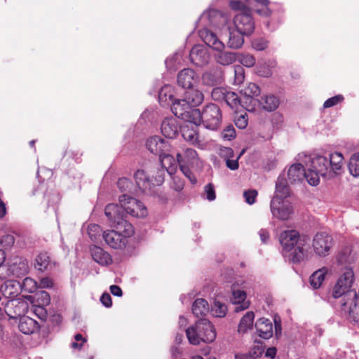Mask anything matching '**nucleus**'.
<instances>
[{
	"mask_svg": "<svg viewBox=\"0 0 359 359\" xmlns=\"http://www.w3.org/2000/svg\"><path fill=\"white\" fill-rule=\"evenodd\" d=\"M205 192L206 194V198L208 201H213L216 198L214 186L212 184L209 183L205 187Z\"/></svg>",
	"mask_w": 359,
	"mask_h": 359,
	"instance_id": "57",
	"label": "nucleus"
},
{
	"mask_svg": "<svg viewBox=\"0 0 359 359\" xmlns=\"http://www.w3.org/2000/svg\"><path fill=\"white\" fill-rule=\"evenodd\" d=\"M195 72L189 68L181 70L177 75V83L184 88H190L198 81Z\"/></svg>",
	"mask_w": 359,
	"mask_h": 359,
	"instance_id": "15",
	"label": "nucleus"
},
{
	"mask_svg": "<svg viewBox=\"0 0 359 359\" xmlns=\"http://www.w3.org/2000/svg\"><path fill=\"white\" fill-rule=\"evenodd\" d=\"M288 180L291 183L301 182L305 177V169L302 164L294 163L292 165L287 172Z\"/></svg>",
	"mask_w": 359,
	"mask_h": 359,
	"instance_id": "25",
	"label": "nucleus"
},
{
	"mask_svg": "<svg viewBox=\"0 0 359 359\" xmlns=\"http://www.w3.org/2000/svg\"><path fill=\"white\" fill-rule=\"evenodd\" d=\"M15 243V237L11 234L3 236L0 240V244L5 250H10Z\"/></svg>",
	"mask_w": 359,
	"mask_h": 359,
	"instance_id": "49",
	"label": "nucleus"
},
{
	"mask_svg": "<svg viewBox=\"0 0 359 359\" xmlns=\"http://www.w3.org/2000/svg\"><path fill=\"white\" fill-rule=\"evenodd\" d=\"M186 116L182 117V120L189 123V125H194L197 127L202 123V111L195 107H191L189 111L185 114Z\"/></svg>",
	"mask_w": 359,
	"mask_h": 359,
	"instance_id": "33",
	"label": "nucleus"
},
{
	"mask_svg": "<svg viewBox=\"0 0 359 359\" xmlns=\"http://www.w3.org/2000/svg\"><path fill=\"white\" fill-rule=\"evenodd\" d=\"M270 208L273 217L282 220L289 219L292 212V208L290 204L277 197L272 198Z\"/></svg>",
	"mask_w": 359,
	"mask_h": 359,
	"instance_id": "9",
	"label": "nucleus"
},
{
	"mask_svg": "<svg viewBox=\"0 0 359 359\" xmlns=\"http://www.w3.org/2000/svg\"><path fill=\"white\" fill-rule=\"evenodd\" d=\"M22 287L29 292H33L36 288V283L31 278H24Z\"/></svg>",
	"mask_w": 359,
	"mask_h": 359,
	"instance_id": "53",
	"label": "nucleus"
},
{
	"mask_svg": "<svg viewBox=\"0 0 359 359\" xmlns=\"http://www.w3.org/2000/svg\"><path fill=\"white\" fill-rule=\"evenodd\" d=\"M332 238L326 233H317L313 239V248L314 252L320 257H325L329 254L332 247Z\"/></svg>",
	"mask_w": 359,
	"mask_h": 359,
	"instance_id": "8",
	"label": "nucleus"
},
{
	"mask_svg": "<svg viewBox=\"0 0 359 359\" xmlns=\"http://www.w3.org/2000/svg\"><path fill=\"white\" fill-rule=\"evenodd\" d=\"M156 172V177L150 179L148 170L139 169L134 173V179L137 187L142 192L149 191L154 186H159L164 182V171L161 168H155L153 170Z\"/></svg>",
	"mask_w": 359,
	"mask_h": 359,
	"instance_id": "4",
	"label": "nucleus"
},
{
	"mask_svg": "<svg viewBox=\"0 0 359 359\" xmlns=\"http://www.w3.org/2000/svg\"><path fill=\"white\" fill-rule=\"evenodd\" d=\"M233 22L236 31L243 34L250 35L255 29V22L250 9H244L236 14L233 18Z\"/></svg>",
	"mask_w": 359,
	"mask_h": 359,
	"instance_id": "7",
	"label": "nucleus"
},
{
	"mask_svg": "<svg viewBox=\"0 0 359 359\" xmlns=\"http://www.w3.org/2000/svg\"><path fill=\"white\" fill-rule=\"evenodd\" d=\"M102 229L97 224H90L88 227V234L93 241H97L98 236H100Z\"/></svg>",
	"mask_w": 359,
	"mask_h": 359,
	"instance_id": "47",
	"label": "nucleus"
},
{
	"mask_svg": "<svg viewBox=\"0 0 359 359\" xmlns=\"http://www.w3.org/2000/svg\"><path fill=\"white\" fill-rule=\"evenodd\" d=\"M348 169L353 176H359V153L354 154L351 157L348 163Z\"/></svg>",
	"mask_w": 359,
	"mask_h": 359,
	"instance_id": "42",
	"label": "nucleus"
},
{
	"mask_svg": "<svg viewBox=\"0 0 359 359\" xmlns=\"http://www.w3.org/2000/svg\"><path fill=\"white\" fill-rule=\"evenodd\" d=\"M217 53L215 55V60L217 63L222 65H229L237 60V54L233 52L216 50Z\"/></svg>",
	"mask_w": 359,
	"mask_h": 359,
	"instance_id": "31",
	"label": "nucleus"
},
{
	"mask_svg": "<svg viewBox=\"0 0 359 359\" xmlns=\"http://www.w3.org/2000/svg\"><path fill=\"white\" fill-rule=\"evenodd\" d=\"M18 327L20 332L25 334H30L34 333L39 328L38 323L27 316H24L20 318Z\"/></svg>",
	"mask_w": 359,
	"mask_h": 359,
	"instance_id": "28",
	"label": "nucleus"
},
{
	"mask_svg": "<svg viewBox=\"0 0 359 359\" xmlns=\"http://www.w3.org/2000/svg\"><path fill=\"white\" fill-rule=\"evenodd\" d=\"M246 293L243 290H233L232 292V303L236 305L235 312L238 313L249 307V302L245 301Z\"/></svg>",
	"mask_w": 359,
	"mask_h": 359,
	"instance_id": "23",
	"label": "nucleus"
},
{
	"mask_svg": "<svg viewBox=\"0 0 359 359\" xmlns=\"http://www.w3.org/2000/svg\"><path fill=\"white\" fill-rule=\"evenodd\" d=\"M202 80L205 85L213 86L217 84L219 78L212 72H205L202 76Z\"/></svg>",
	"mask_w": 359,
	"mask_h": 359,
	"instance_id": "46",
	"label": "nucleus"
},
{
	"mask_svg": "<svg viewBox=\"0 0 359 359\" xmlns=\"http://www.w3.org/2000/svg\"><path fill=\"white\" fill-rule=\"evenodd\" d=\"M225 140H231L236 137V130L232 125L227 126L221 133Z\"/></svg>",
	"mask_w": 359,
	"mask_h": 359,
	"instance_id": "50",
	"label": "nucleus"
},
{
	"mask_svg": "<svg viewBox=\"0 0 359 359\" xmlns=\"http://www.w3.org/2000/svg\"><path fill=\"white\" fill-rule=\"evenodd\" d=\"M104 214L111 222V226L115 229L104 231L102 237L110 247L114 249L121 248L125 245L126 238L133 235V226L123 218L121 209L117 204H108L105 207Z\"/></svg>",
	"mask_w": 359,
	"mask_h": 359,
	"instance_id": "2",
	"label": "nucleus"
},
{
	"mask_svg": "<svg viewBox=\"0 0 359 359\" xmlns=\"http://www.w3.org/2000/svg\"><path fill=\"white\" fill-rule=\"evenodd\" d=\"M146 147L151 153L158 156L169 152L170 149L169 142L159 136H152L147 139Z\"/></svg>",
	"mask_w": 359,
	"mask_h": 359,
	"instance_id": "10",
	"label": "nucleus"
},
{
	"mask_svg": "<svg viewBox=\"0 0 359 359\" xmlns=\"http://www.w3.org/2000/svg\"><path fill=\"white\" fill-rule=\"evenodd\" d=\"M11 270L13 276L20 278L25 276L29 272V264L26 259L16 257L11 266Z\"/></svg>",
	"mask_w": 359,
	"mask_h": 359,
	"instance_id": "22",
	"label": "nucleus"
},
{
	"mask_svg": "<svg viewBox=\"0 0 359 359\" xmlns=\"http://www.w3.org/2000/svg\"><path fill=\"white\" fill-rule=\"evenodd\" d=\"M344 161L343 155L339 152H334L330 154L328 165L332 172V177H334L337 171L340 170L342 168Z\"/></svg>",
	"mask_w": 359,
	"mask_h": 359,
	"instance_id": "30",
	"label": "nucleus"
},
{
	"mask_svg": "<svg viewBox=\"0 0 359 359\" xmlns=\"http://www.w3.org/2000/svg\"><path fill=\"white\" fill-rule=\"evenodd\" d=\"M327 272V268L322 267L311 274L309 278V283L313 289H318L321 286Z\"/></svg>",
	"mask_w": 359,
	"mask_h": 359,
	"instance_id": "34",
	"label": "nucleus"
},
{
	"mask_svg": "<svg viewBox=\"0 0 359 359\" xmlns=\"http://www.w3.org/2000/svg\"><path fill=\"white\" fill-rule=\"evenodd\" d=\"M255 327L260 337L268 339L273 335V325L269 319L261 318L255 323Z\"/></svg>",
	"mask_w": 359,
	"mask_h": 359,
	"instance_id": "21",
	"label": "nucleus"
},
{
	"mask_svg": "<svg viewBox=\"0 0 359 359\" xmlns=\"http://www.w3.org/2000/svg\"><path fill=\"white\" fill-rule=\"evenodd\" d=\"M199 36L204 43L215 50H221L224 48V44L217 36L208 29H203L199 31Z\"/></svg>",
	"mask_w": 359,
	"mask_h": 359,
	"instance_id": "14",
	"label": "nucleus"
},
{
	"mask_svg": "<svg viewBox=\"0 0 359 359\" xmlns=\"http://www.w3.org/2000/svg\"><path fill=\"white\" fill-rule=\"evenodd\" d=\"M258 355L255 351H250L245 353H236L235 359H255Z\"/></svg>",
	"mask_w": 359,
	"mask_h": 359,
	"instance_id": "61",
	"label": "nucleus"
},
{
	"mask_svg": "<svg viewBox=\"0 0 359 359\" xmlns=\"http://www.w3.org/2000/svg\"><path fill=\"white\" fill-rule=\"evenodd\" d=\"M177 163L180 165V170L190 180L192 184H195L196 182V179L194 176H193L191 171L190 169L186 166L182 164V156L180 154H177Z\"/></svg>",
	"mask_w": 359,
	"mask_h": 359,
	"instance_id": "44",
	"label": "nucleus"
},
{
	"mask_svg": "<svg viewBox=\"0 0 359 359\" xmlns=\"http://www.w3.org/2000/svg\"><path fill=\"white\" fill-rule=\"evenodd\" d=\"M302 238L297 231L287 230L280 234L279 241L285 251H290L294 248V245Z\"/></svg>",
	"mask_w": 359,
	"mask_h": 359,
	"instance_id": "12",
	"label": "nucleus"
},
{
	"mask_svg": "<svg viewBox=\"0 0 359 359\" xmlns=\"http://www.w3.org/2000/svg\"><path fill=\"white\" fill-rule=\"evenodd\" d=\"M255 314L252 311H248L245 315L241 318L238 325V331L239 332H245L248 329L252 328Z\"/></svg>",
	"mask_w": 359,
	"mask_h": 359,
	"instance_id": "37",
	"label": "nucleus"
},
{
	"mask_svg": "<svg viewBox=\"0 0 359 359\" xmlns=\"http://www.w3.org/2000/svg\"><path fill=\"white\" fill-rule=\"evenodd\" d=\"M222 110L215 104H206L202 110V124L208 129L217 130L222 123Z\"/></svg>",
	"mask_w": 359,
	"mask_h": 359,
	"instance_id": "6",
	"label": "nucleus"
},
{
	"mask_svg": "<svg viewBox=\"0 0 359 359\" xmlns=\"http://www.w3.org/2000/svg\"><path fill=\"white\" fill-rule=\"evenodd\" d=\"M100 302L105 307L107 308L111 307L112 305L111 297L110 294L107 292L102 294L100 297Z\"/></svg>",
	"mask_w": 359,
	"mask_h": 359,
	"instance_id": "63",
	"label": "nucleus"
},
{
	"mask_svg": "<svg viewBox=\"0 0 359 359\" xmlns=\"http://www.w3.org/2000/svg\"><path fill=\"white\" fill-rule=\"evenodd\" d=\"M320 174L316 172L312 168H310L307 171L305 170L304 179H306L308 183L312 186H316L320 182Z\"/></svg>",
	"mask_w": 359,
	"mask_h": 359,
	"instance_id": "43",
	"label": "nucleus"
},
{
	"mask_svg": "<svg viewBox=\"0 0 359 359\" xmlns=\"http://www.w3.org/2000/svg\"><path fill=\"white\" fill-rule=\"evenodd\" d=\"M226 311L227 306L225 304L218 300H215L211 308V312L213 316L218 318H223L226 316Z\"/></svg>",
	"mask_w": 359,
	"mask_h": 359,
	"instance_id": "40",
	"label": "nucleus"
},
{
	"mask_svg": "<svg viewBox=\"0 0 359 359\" xmlns=\"http://www.w3.org/2000/svg\"><path fill=\"white\" fill-rule=\"evenodd\" d=\"M191 107H192L183 97L182 99L173 101L171 109L177 117L182 119L183 116H186L185 114L189 111Z\"/></svg>",
	"mask_w": 359,
	"mask_h": 359,
	"instance_id": "27",
	"label": "nucleus"
},
{
	"mask_svg": "<svg viewBox=\"0 0 359 359\" xmlns=\"http://www.w3.org/2000/svg\"><path fill=\"white\" fill-rule=\"evenodd\" d=\"M236 126L240 129H244L248 126L247 115H241L235 120Z\"/></svg>",
	"mask_w": 359,
	"mask_h": 359,
	"instance_id": "60",
	"label": "nucleus"
},
{
	"mask_svg": "<svg viewBox=\"0 0 359 359\" xmlns=\"http://www.w3.org/2000/svg\"><path fill=\"white\" fill-rule=\"evenodd\" d=\"M161 133L167 138L173 139L178 135L179 125L174 118H166L161 123Z\"/></svg>",
	"mask_w": 359,
	"mask_h": 359,
	"instance_id": "18",
	"label": "nucleus"
},
{
	"mask_svg": "<svg viewBox=\"0 0 359 359\" xmlns=\"http://www.w3.org/2000/svg\"><path fill=\"white\" fill-rule=\"evenodd\" d=\"M160 159V168H163L164 173L165 171L168 172L169 175H172L177 169V165L178 164L177 161L174 158V157L169 154V152L165 153L161 156H159Z\"/></svg>",
	"mask_w": 359,
	"mask_h": 359,
	"instance_id": "24",
	"label": "nucleus"
},
{
	"mask_svg": "<svg viewBox=\"0 0 359 359\" xmlns=\"http://www.w3.org/2000/svg\"><path fill=\"white\" fill-rule=\"evenodd\" d=\"M230 7L235 11H240L242 12L244 9H248L245 7V6L240 1H230Z\"/></svg>",
	"mask_w": 359,
	"mask_h": 359,
	"instance_id": "64",
	"label": "nucleus"
},
{
	"mask_svg": "<svg viewBox=\"0 0 359 359\" xmlns=\"http://www.w3.org/2000/svg\"><path fill=\"white\" fill-rule=\"evenodd\" d=\"M237 60H238L243 66L247 67H252L256 63L255 57L249 53L237 54Z\"/></svg>",
	"mask_w": 359,
	"mask_h": 359,
	"instance_id": "41",
	"label": "nucleus"
},
{
	"mask_svg": "<svg viewBox=\"0 0 359 359\" xmlns=\"http://www.w3.org/2000/svg\"><path fill=\"white\" fill-rule=\"evenodd\" d=\"M244 151H242L240 155L237 157L236 159H226V165L227 168H229L231 170H237L239 167L238 164V159L240 156L243 154Z\"/></svg>",
	"mask_w": 359,
	"mask_h": 359,
	"instance_id": "59",
	"label": "nucleus"
},
{
	"mask_svg": "<svg viewBox=\"0 0 359 359\" xmlns=\"http://www.w3.org/2000/svg\"><path fill=\"white\" fill-rule=\"evenodd\" d=\"M269 45L268 41L264 39H257L253 40L252 42V46L254 49L257 50H265Z\"/></svg>",
	"mask_w": 359,
	"mask_h": 359,
	"instance_id": "55",
	"label": "nucleus"
},
{
	"mask_svg": "<svg viewBox=\"0 0 359 359\" xmlns=\"http://www.w3.org/2000/svg\"><path fill=\"white\" fill-rule=\"evenodd\" d=\"M344 100V97L342 95H337L335 96H333L329 99H327L324 103L323 107L324 108H330L332 107H334L339 103L343 102Z\"/></svg>",
	"mask_w": 359,
	"mask_h": 359,
	"instance_id": "51",
	"label": "nucleus"
},
{
	"mask_svg": "<svg viewBox=\"0 0 359 359\" xmlns=\"http://www.w3.org/2000/svg\"><path fill=\"white\" fill-rule=\"evenodd\" d=\"M258 102L262 108L268 111H275L280 104L278 97L273 95L262 96Z\"/></svg>",
	"mask_w": 359,
	"mask_h": 359,
	"instance_id": "29",
	"label": "nucleus"
},
{
	"mask_svg": "<svg viewBox=\"0 0 359 359\" xmlns=\"http://www.w3.org/2000/svg\"><path fill=\"white\" fill-rule=\"evenodd\" d=\"M256 3L263 6L262 9H257V13L269 16L271 15V11L268 8V5L269 4V0H254Z\"/></svg>",
	"mask_w": 359,
	"mask_h": 359,
	"instance_id": "54",
	"label": "nucleus"
},
{
	"mask_svg": "<svg viewBox=\"0 0 359 359\" xmlns=\"http://www.w3.org/2000/svg\"><path fill=\"white\" fill-rule=\"evenodd\" d=\"M311 168L316 170L323 177L332 178V172L328 165V159L323 156H317L311 160Z\"/></svg>",
	"mask_w": 359,
	"mask_h": 359,
	"instance_id": "16",
	"label": "nucleus"
},
{
	"mask_svg": "<svg viewBox=\"0 0 359 359\" xmlns=\"http://www.w3.org/2000/svg\"><path fill=\"white\" fill-rule=\"evenodd\" d=\"M184 186V182L182 179L177 176L172 177V187L177 191H181Z\"/></svg>",
	"mask_w": 359,
	"mask_h": 359,
	"instance_id": "58",
	"label": "nucleus"
},
{
	"mask_svg": "<svg viewBox=\"0 0 359 359\" xmlns=\"http://www.w3.org/2000/svg\"><path fill=\"white\" fill-rule=\"evenodd\" d=\"M293 252L291 254V261L294 264L300 263L308 258L309 243V239L302 236V239L299 240L297 243L292 249Z\"/></svg>",
	"mask_w": 359,
	"mask_h": 359,
	"instance_id": "11",
	"label": "nucleus"
},
{
	"mask_svg": "<svg viewBox=\"0 0 359 359\" xmlns=\"http://www.w3.org/2000/svg\"><path fill=\"white\" fill-rule=\"evenodd\" d=\"M191 62L198 67H202L208 62L209 55L207 51L200 46H194L189 53Z\"/></svg>",
	"mask_w": 359,
	"mask_h": 359,
	"instance_id": "17",
	"label": "nucleus"
},
{
	"mask_svg": "<svg viewBox=\"0 0 359 359\" xmlns=\"http://www.w3.org/2000/svg\"><path fill=\"white\" fill-rule=\"evenodd\" d=\"M119 203L123 217H124L123 210L129 215L136 217H144L147 215V209L140 201L126 194L119 196Z\"/></svg>",
	"mask_w": 359,
	"mask_h": 359,
	"instance_id": "5",
	"label": "nucleus"
},
{
	"mask_svg": "<svg viewBox=\"0 0 359 359\" xmlns=\"http://www.w3.org/2000/svg\"><path fill=\"white\" fill-rule=\"evenodd\" d=\"M224 101L226 103L228 106H229L233 109L237 110L239 106L245 107L243 104V101L238 97V95L234 92L227 90Z\"/></svg>",
	"mask_w": 359,
	"mask_h": 359,
	"instance_id": "38",
	"label": "nucleus"
},
{
	"mask_svg": "<svg viewBox=\"0 0 359 359\" xmlns=\"http://www.w3.org/2000/svg\"><path fill=\"white\" fill-rule=\"evenodd\" d=\"M181 133L183 138L190 144L198 148L203 147V143L199 139L197 127L193 125L185 124L181 128Z\"/></svg>",
	"mask_w": 359,
	"mask_h": 359,
	"instance_id": "13",
	"label": "nucleus"
},
{
	"mask_svg": "<svg viewBox=\"0 0 359 359\" xmlns=\"http://www.w3.org/2000/svg\"><path fill=\"white\" fill-rule=\"evenodd\" d=\"M257 196V191L255 189H249L248 191H245L243 193L245 201L250 205H252L255 202Z\"/></svg>",
	"mask_w": 359,
	"mask_h": 359,
	"instance_id": "56",
	"label": "nucleus"
},
{
	"mask_svg": "<svg viewBox=\"0 0 359 359\" xmlns=\"http://www.w3.org/2000/svg\"><path fill=\"white\" fill-rule=\"evenodd\" d=\"M243 35L238 31L230 32L227 42L228 47L233 49L241 48L244 43Z\"/></svg>",
	"mask_w": 359,
	"mask_h": 359,
	"instance_id": "36",
	"label": "nucleus"
},
{
	"mask_svg": "<svg viewBox=\"0 0 359 359\" xmlns=\"http://www.w3.org/2000/svg\"><path fill=\"white\" fill-rule=\"evenodd\" d=\"M117 187L121 192H129L132 187V183L128 178H120L117 182Z\"/></svg>",
	"mask_w": 359,
	"mask_h": 359,
	"instance_id": "52",
	"label": "nucleus"
},
{
	"mask_svg": "<svg viewBox=\"0 0 359 359\" xmlns=\"http://www.w3.org/2000/svg\"><path fill=\"white\" fill-rule=\"evenodd\" d=\"M227 89L224 88L217 87L213 88L211 96L212 99L217 102H222L225 99Z\"/></svg>",
	"mask_w": 359,
	"mask_h": 359,
	"instance_id": "45",
	"label": "nucleus"
},
{
	"mask_svg": "<svg viewBox=\"0 0 359 359\" xmlns=\"http://www.w3.org/2000/svg\"><path fill=\"white\" fill-rule=\"evenodd\" d=\"M220 156L226 160L233 157V151L230 147H223L220 149Z\"/></svg>",
	"mask_w": 359,
	"mask_h": 359,
	"instance_id": "62",
	"label": "nucleus"
},
{
	"mask_svg": "<svg viewBox=\"0 0 359 359\" xmlns=\"http://www.w3.org/2000/svg\"><path fill=\"white\" fill-rule=\"evenodd\" d=\"M184 98L192 107H196L203 102L204 96L201 91L192 87L184 93Z\"/></svg>",
	"mask_w": 359,
	"mask_h": 359,
	"instance_id": "26",
	"label": "nucleus"
},
{
	"mask_svg": "<svg viewBox=\"0 0 359 359\" xmlns=\"http://www.w3.org/2000/svg\"><path fill=\"white\" fill-rule=\"evenodd\" d=\"M209 304L204 299H196L193 303L192 312L198 318L205 316L209 312Z\"/></svg>",
	"mask_w": 359,
	"mask_h": 359,
	"instance_id": "32",
	"label": "nucleus"
},
{
	"mask_svg": "<svg viewBox=\"0 0 359 359\" xmlns=\"http://www.w3.org/2000/svg\"><path fill=\"white\" fill-rule=\"evenodd\" d=\"M167 97L169 100H172L173 95L171 93L170 88L169 86H163L161 88L158 93V99L161 103L167 102Z\"/></svg>",
	"mask_w": 359,
	"mask_h": 359,
	"instance_id": "48",
	"label": "nucleus"
},
{
	"mask_svg": "<svg viewBox=\"0 0 359 359\" xmlns=\"http://www.w3.org/2000/svg\"><path fill=\"white\" fill-rule=\"evenodd\" d=\"M354 273L346 269L338 278L328 294V301L342 313L348 315L355 322L359 321V292L351 290Z\"/></svg>",
	"mask_w": 359,
	"mask_h": 359,
	"instance_id": "1",
	"label": "nucleus"
},
{
	"mask_svg": "<svg viewBox=\"0 0 359 359\" xmlns=\"http://www.w3.org/2000/svg\"><path fill=\"white\" fill-rule=\"evenodd\" d=\"M55 266V262L52 261L47 252H41L36 255L34 259V268L40 271H46Z\"/></svg>",
	"mask_w": 359,
	"mask_h": 359,
	"instance_id": "19",
	"label": "nucleus"
},
{
	"mask_svg": "<svg viewBox=\"0 0 359 359\" xmlns=\"http://www.w3.org/2000/svg\"><path fill=\"white\" fill-rule=\"evenodd\" d=\"M186 334L190 344L198 345L201 342L211 343L216 338L213 325L206 318L198 320L194 325L186 330Z\"/></svg>",
	"mask_w": 359,
	"mask_h": 359,
	"instance_id": "3",
	"label": "nucleus"
},
{
	"mask_svg": "<svg viewBox=\"0 0 359 359\" xmlns=\"http://www.w3.org/2000/svg\"><path fill=\"white\" fill-rule=\"evenodd\" d=\"M245 98L250 102L254 97H258L261 93L259 87L255 83H250L243 90Z\"/></svg>",
	"mask_w": 359,
	"mask_h": 359,
	"instance_id": "39",
	"label": "nucleus"
},
{
	"mask_svg": "<svg viewBox=\"0 0 359 359\" xmlns=\"http://www.w3.org/2000/svg\"><path fill=\"white\" fill-rule=\"evenodd\" d=\"M275 193L276 195L273 197H277L283 200L290 196V187L287 180L284 177L278 178L276 184Z\"/></svg>",
	"mask_w": 359,
	"mask_h": 359,
	"instance_id": "35",
	"label": "nucleus"
},
{
	"mask_svg": "<svg viewBox=\"0 0 359 359\" xmlns=\"http://www.w3.org/2000/svg\"><path fill=\"white\" fill-rule=\"evenodd\" d=\"M92 258L95 262L102 266H107L112 263L111 255L99 246L90 247Z\"/></svg>",
	"mask_w": 359,
	"mask_h": 359,
	"instance_id": "20",
	"label": "nucleus"
}]
</instances>
